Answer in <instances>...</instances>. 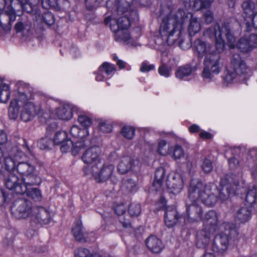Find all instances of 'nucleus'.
Segmentation results:
<instances>
[{
    "label": "nucleus",
    "mask_w": 257,
    "mask_h": 257,
    "mask_svg": "<svg viewBox=\"0 0 257 257\" xmlns=\"http://www.w3.org/2000/svg\"><path fill=\"white\" fill-rule=\"evenodd\" d=\"M184 16V11L179 9L176 13L171 14L163 19L160 28V33L168 45H176L183 50H187L192 45L190 39L178 40Z\"/></svg>",
    "instance_id": "obj_1"
},
{
    "label": "nucleus",
    "mask_w": 257,
    "mask_h": 257,
    "mask_svg": "<svg viewBox=\"0 0 257 257\" xmlns=\"http://www.w3.org/2000/svg\"><path fill=\"white\" fill-rule=\"evenodd\" d=\"M218 190L216 184L208 183L203 185L198 179H192L188 188V197L191 201L200 200L205 205L211 207L217 201Z\"/></svg>",
    "instance_id": "obj_2"
},
{
    "label": "nucleus",
    "mask_w": 257,
    "mask_h": 257,
    "mask_svg": "<svg viewBox=\"0 0 257 257\" xmlns=\"http://www.w3.org/2000/svg\"><path fill=\"white\" fill-rule=\"evenodd\" d=\"M203 35L208 38L215 37V50L218 52H222L225 47V41L230 48L234 47L235 37L231 24L224 23L221 26L216 25L214 27L207 29Z\"/></svg>",
    "instance_id": "obj_3"
},
{
    "label": "nucleus",
    "mask_w": 257,
    "mask_h": 257,
    "mask_svg": "<svg viewBox=\"0 0 257 257\" xmlns=\"http://www.w3.org/2000/svg\"><path fill=\"white\" fill-rule=\"evenodd\" d=\"M134 0H116V9L112 14L114 24H110L113 32L119 30H126L131 25L132 21L138 19V15L135 11H130L131 4Z\"/></svg>",
    "instance_id": "obj_4"
},
{
    "label": "nucleus",
    "mask_w": 257,
    "mask_h": 257,
    "mask_svg": "<svg viewBox=\"0 0 257 257\" xmlns=\"http://www.w3.org/2000/svg\"><path fill=\"white\" fill-rule=\"evenodd\" d=\"M222 227L224 228L225 232L216 235L212 245V249L219 253H222L228 248L229 236H235L237 234L233 225L229 223H224Z\"/></svg>",
    "instance_id": "obj_5"
},
{
    "label": "nucleus",
    "mask_w": 257,
    "mask_h": 257,
    "mask_svg": "<svg viewBox=\"0 0 257 257\" xmlns=\"http://www.w3.org/2000/svg\"><path fill=\"white\" fill-rule=\"evenodd\" d=\"M34 207L31 201L22 198L16 200L11 206L12 213L18 219L30 217Z\"/></svg>",
    "instance_id": "obj_6"
},
{
    "label": "nucleus",
    "mask_w": 257,
    "mask_h": 257,
    "mask_svg": "<svg viewBox=\"0 0 257 257\" xmlns=\"http://www.w3.org/2000/svg\"><path fill=\"white\" fill-rule=\"evenodd\" d=\"M114 166L112 165H104L101 162L93 165L89 169L90 174L92 175L96 182H103L112 178Z\"/></svg>",
    "instance_id": "obj_7"
},
{
    "label": "nucleus",
    "mask_w": 257,
    "mask_h": 257,
    "mask_svg": "<svg viewBox=\"0 0 257 257\" xmlns=\"http://www.w3.org/2000/svg\"><path fill=\"white\" fill-rule=\"evenodd\" d=\"M231 63L234 69V72H227L225 79L228 82L233 81L236 75L241 76L246 74L249 70L246 64L241 60L238 54H234L232 55Z\"/></svg>",
    "instance_id": "obj_8"
},
{
    "label": "nucleus",
    "mask_w": 257,
    "mask_h": 257,
    "mask_svg": "<svg viewBox=\"0 0 257 257\" xmlns=\"http://www.w3.org/2000/svg\"><path fill=\"white\" fill-rule=\"evenodd\" d=\"M193 49L195 54L199 58L203 57L206 58L208 55H213L216 51L212 49L210 44L200 39H196L194 42Z\"/></svg>",
    "instance_id": "obj_9"
},
{
    "label": "nucleus",
    "mask_w": 257,
    "mask_h": 257,
    "mask_svg": "<svg viewBox=\"0 0 257 257\" xmlns=\"http://www.w3.org/2000/svg\"><path fill=\"white\" fill-rule=\"evenodd\" d=\"M31 223L37 224H47L51 219L50 212L44 207L36 206L33 209L31 216Z\"/></svg>",
    "instance_id": "obj_10"
},
{
    "label": "nucleus",
    "mask_w": 257,
    "mask_h": 257,
    "mask_svg": "<svg viewBox=\"0 0 257 257\" xmlns=\"http://www.w3.org/2000/svg\"><path fill=\"white\" fill-rule=\"evenodd\" d=\"M166 185L171 193L174 194L179 193L184 186L181 175L179 173L170 175L167 178Z\"/></svg>",
    "instance_id": "obj_11"
},
{
    "label": "nucleus",
    "mask_w": 257,
    "mask_h": 257,
    "mask_svg": "<svg viewBox=\"0 0 257 257\" xmlns=\"http://www.w3.org/2000/svg\"><path fill=\"white\" fill-rule=\"evenodd\" d=\"M5 185L9 190H13L17 194H23L26 191V187L22 185L18 177L13 173H9L5 178Z\"/></svg>",
    "instance_id": "obj_12"
},
{
    "label": "nucleus",
    "mask_w": 257,
    "mask_h": 257,
    "mask_svg": "<svg viewBox=\"0 0 257 257\" xmlns=\"http://www.w3.org/2000/svg\"><path fill=\"white\" fill-rule=\"evenodd\" d=\"M15 10L10 9L0 14V25L5 33H9L11 30L12 23L16 20Z\"/></svg>",
    "instance_id": "obj_13"
},
{
    "label": "nucleus",
    "mask_w": 257,
    "mask_h": 257,
    "mask_svg": "<svg viewBox=\"0 0 257 257\" xmlns=\"http://www.w3.org/2000/svg\"><path fill=\"white\" fill-rule=\"evenodd\" d=\"M67 134L65 131H59L57 132L53 139V143L55 145H61L60 149L61 152L65 153L67 152L71 146H73V141L67 139Z\"/></svg>",
    "instance_id": "obj_14"
},
{
    "label": "nucleus",
    "mask_w": 257,
    "mask_h": 257,
    "mask_svg": "<svg viewBox=\"0 0 257 257\" xmlns=\"http://www.w3.org/2000/svg\"><path fill=\"white\" fill-rule=\"evenodd\" d=\"M100 149L94 146L87 149L82 156V160L85 164L96 165L99 161Z\"/></svg>",
    "instance_id": "obj_15"
},
{
    "label": "nucleus",
    "mask_w": 257,
    "mask_h": 257,
    "mask_svg": "<svg viewBox=\"0 0 257 257\" xmlns=\"http://www.w3.org/2000/svg\"><path fill=\"white\" fill-rule=\"evenodd\" d=\"M214 231L203 227L196 234V244L197 247L205 248L209 243Z\"/></svg>",
    "instance_id": "obj_16"
},
{
    "label": "nucleus",
    "mask_w": 257,
    "mask_h": 257,
    "mask_svg": "<svg viewBox=\"0 0 257 257\" xmlns=\"http://www.w3.org/2000/svg\"><path fill=\"white\" fill-rule=\"evenodd\" d=\"M139 163V162L137 159H135L128 156H124L120 160L117 169L120 173L124 174L127 173L131 169H133L136 165H138Z\"/></svg>",
    "instance_id": "obj_17"
},
{
    "label": "nucleus",
    "mask_w": 257,
    "mask_h": 257,
    "mask_svg": "<svg viewBox=\"0 0 257 257\" xmlns=\"http://www.w3.org/2000/svg\"><path fill=\"white\" fill-rule=\"evenodd\" d=\"M191 202V204H186L187 215L191 221H197L202 218V208L196 201Z\"/></svg>",
    "instance_id": "obj_18"
},
{
    "label": "nucleus",
    "mask_w": 257,
    "mask_h": 257,
    "mask_svg": "<svg viewBox=\"0 0 257 257\" xmlns=\"http://www.w3.org/2000/svg\"><path fill=\"white\" fill-rule=\"evenodd\" d=\"M219 223L217 212L214 210H210L205 214L203 227L214 232L218 228Z\"/></svg>",
    "instance_id": "obj_19"
},
{
    "label": "nucleus",
    "mask_w": 257,
    "mask_h": 257,
    "mask_svg": "<svg viewBox=\"0 0 257 257\" xmlns=\"http://www.w3.org/2000/svg\"><path fill=\"white\" fill-rule=\"evenodd\" d=\"M221 53L216 51V53L213 55H208L204 58L203 64L210 68L212 73L217 74L220 71L219 61L220 59V54Z\"/></svg>",
    "instance_id": "obj_20"
},
{
    "label": "nucleus",
    "mask_w": 257,
    "mask_h": 257,
    "mask_svg": "<svg viewBox=\"0 0 257 257\" xmlns=\"http://www.w3.org/2000/svg\"><path fill=\"white\" fill-rule=\"evenodd\" d=\"M239 180L240 176L238 174L228 173L221 178L220 184L224 187H228L230 190L234 191L239 185Z\"/></svg>",
    "instance_id": "obj_21"
},
{
    "label": "nucleus",
    "mask_w": 257,
    "mask_h": 257,
    "mask_svg": "<svg viewBox=\"0 0 257 257\" xmlns=\"http://www.w3.org/2000/svg\"><path fill=\"white\" fill-rule=\"evenodd\" d=\"M37 113L36 106L33 103L28 102L23 106L20 117L23 121L28 122L32 120Z\"/></svg>",
    "instance_id": "obj_22"
},
{
    "label": "nucleus",
    "mask_w": 257,
    "mask_h": 257,
    "mask_svg": "<svg viewBox=\"0 0 257 257\" xmlns=\"http://www.w3.org/2000/svg\"><path fill=\"white\" fill-rule=\"evenodd\" d=\"M146 244L148 249L155 253L160 252L164 247L161 240L155 235H150L146 239Z\"/></svg>",
    "instance_id": "obj_23"
},
{
    "label": "nucleus",
    "mask_w": 257,
    "mask_h": 257,
    "mask_svg": "<svg viewBox=\"0 0 257 257\" xmlns=\"http://www.w3.org/2000/svg\"><path fill=\"white\" fill-rule=\"evenodd\" d=\"M79 108L77 106L70 107L69 105L58 107L56 110L57 117L62 120H69L72 117L74 112H77Z\"/></svg>",
    "instance_id": "obj_24"
},
{
    "label": "nucleus",
    "mask_w": 257,
    "mask_h": 257,
    "mask_svg": "<svg viewBox=\"0 0 257 257\" xmlns=\"http://www.w3.org/2000/svg\"><path fill=\"white\" fill-rule=\"evenodd\" d=\"M21 181L27 191V188L40 185L42 181L41 178L34 171L22 177Z\"/></svg>",
    "instance_id": "obj_25"
},
{
    "label": "nucleus",
    "mask_w": 257,
    "mask_h": 257,
    "mask_svg": "<svg viewBox=\"0 0 257 257\" xmlns=\"http://www.w3.org/2000/svg\"><path fill=\"white\" fill-rule=\"evenodd\" d=\"M165 177V170L163 167L158 168L155 172V179L152 184V190L159 191L162 186L164 179Z\"/></svg>",
    "instance_id": "obj_26"
},
{
    "label": "nucleus",
    "mask_w": 257,
    "mask_h": 257,
    "mask_svg": "<svg viewBox=\"0 0 257 257\" xmlns=\"http://www.w3.org/2000/svg\"><path fill=\"white\" fill-rule=\"evenodd\" d=\"M72 232L77 241L82 243L86 242L85 233L80 220L77 219L75 221L74 226L72 229Z\"/></svg>",
    "instance_id": "obj_27"
},
{
    "label": "nucleus",
    "mask_w": 257,
    "mask_h": 257,
    "mask_svg": "<svg viewBox=\"0 0 257 257\" xmlns=\"http://www.w3.org/2000/svg\"><path fill=\"white\" fill-rule=\"evenodd\" d=\"M178 219L177 212L175 208L168 207L165 213V222L169 227L175 225Z\"/></svg>",
    "instance_id": "obj_28"
},
{
    "label": "nucleus",
    "mask_w": 257,
    "mask_h": 257,
    "mask_svg": "<svg viewBox=\"0 0 257 257\" xmlns=\"http://www.w3.org/2000/svg\"><path fill=\"white\" fill-rule=\"evenodd\" d=\"M17 161V171L22 176V177L35 171V167L33 165L28 162Z\"/></svg>",
    "instance_id": "obj_29"
},
{
    "label": "nucleus",
    "mask_w": 257,
    "mask_h": 257,
    "mask_svg": "<svg viewBox=\"0 0 257 257\" xmlns=\"http://www.w3.org/2000/svg\"><path fill=\"white\" fill-rule=\"evenodd\" d=\"M14 28L17 32H22L24 36H28L32 31L31 23L27 20L19 21L15 25Z\"/></svg>",
    "instance_id": "obj_30"
},
{
    "label": "nucleus",
    "mask_w": 257,
    "mask_h": 257,
    "mask_svg": "<svg viewBox=\"0 0 257 257\" xmlns=\"http://www.w3.org/2000/svg\"><path fill=\"white\" fill-rule=\"evenodd\" d=\"M251 217V211L246 207L240 208L236 212L235 220L240 223L247 222Z\"/></svg>",
    "instance_id": "obj_31"
},
{
    "label": "nucleus",
    "mask_w": 257,
    "mask_h": 257,
    "mask_svg": "<svg viewBox=\"0 0 257 257\" xmlns=\"http://www.w3.org/2000/svg\"><path fill=\"white\" fill-rule=\"evenodd\" d=\"M21 107L23 106L21 103H19L16 100H12L8 109L9 117L12 119H16L19 115Z\"/></svg>",
    "instance_id": "obj_32"
},
{
    "label": "nucleus",
    "mask_w": 257,
    "mask_h": 257,
    "mask_svg": "<svg viewBox=\"0 0 257 257\" xmlns=\"http://www.w3.org/2000/svg\"><path fill=\"white\" fill-rule=\"evenodd\" d=\"M10 97L9 86L0 78V101L6 103Z\"/></svg>",
    "instance_id": "obj_33"
},
{
    "label": "nucleus",
    "mask_w": 257,
    "mask_h": 257,
    "mask_svg": "<svg viewBox=\"0 0 257 257\" xmlns=\"http://www.w3.org/2000/svg\"><path fill=\"white\" fill-rule=\"evenodd\" d=\"M75 257H111L108 255H102L98 253L91 254L85 248H78L75 250Z\"/></svg>",
    "instance_id": "obj_34"
},
{
    "label": "nucleus",
    "mask_w": 257,
    "mask_h": 257,
    "mask_svg": "<svg viewBox=\"0 0 257 257\" xmlns=\"http://www.w3.org/2000/svg\"><path fill=\"white\" fill-rule=\"evenodd\" d=\"M201 29L200 23L196 17H191L188 27V33L190 36L195 35Z\"/></svg>",
    "instance_id": "obj_35"
},
{
    "label": "nucleus",
    "mask_w": 257,
    "mask_h": 257,
    "mask_svg": "<svg viewBox=\"0 0 257 257\" xmlns=\"http://www.w3.org/2000/svg\"><path fill=\"white\" fill-rule=\"evenodd\" d=\"M244 14L247 17H251L253 16L255 10V4L251 0L244 1L241 5Z\"/></svg>",
    "instance_id": "obj_36"
},
{
    "label": "nucleus",
    "mask_w": 257,
    "mask_h": 257,
    "mask_svg": "<svg viewBox=\"0 0 257 257\" xmlns=\"http://www.w3.org/2000/svg\"><path fill=\"white\" fill-rule=\"evenodd\" d=\"M236 47L241 52L243 53H247L252 49L248 38L246 37L240 38L236 44Z\"/></svg>",
    "instance_id": "obj_37"
},
{
    "label": "nucleus",
    "mask_w": 257,
    "mask_h": 257,
    "mask_svg": "<svg viewBox=\"0 0 257 257\" xmlns=\"http://www.w3.org/2000/svg\"><path fill=\"white\" fill-rule=\"evenodd\" d=\"M25 193L35 201H39L41 200L42 195L41 191L36 188H27V190Z\"/></svg>",
    "instance_id": "obj_38"
},
{
    "label": "nucleus",
    "mask_w": 257,
    "mask_h": 257,
    "mask_svg": "<svg viewBox=\"0 0 257 257\" xmlns=\"http://www.w3.org/2000/svg\"><path fill=\"white\" fill-rule=\"evenodd\" d=\"M192 71L191 67L189 65H186L178 69L176 72V76L180 79H183L184 77L190 75Z\"/></svg>",
    "instance_id": "obj_39"
},
{
    "label": "nucleus",
    "mask_w": 257,
    "mask_h": 257,
    "mask_svg": "<svg viewBox=\"0 0 257 257\" xmlns=\"http://www.w3.org/2000/svg\"><path fill=\"white\" fill-rule=\"evenodd\" d=\"M201 168L204 174L210 173L213 169L212 161L207 158H204L201 160Z\"/></svg>",
    "instance_id": "obj_40"
},
{
    "label": "nucleus",
    "mask_w": 257,
    "mask_h": 257,
    "mask_svg": "<svg viewBox=\"0 0 257 257\" xmlns=\"http://www.w3.org/2000/svg\"><path fill=\"white\" fill-rule=\"evenodd\" d=\"M245 200L250 205L257 203V189L255 187H252L251 189L248 190L246 195Z\"/></svg>",
    "instance_id": "obj_41"
},
{
    "label": "nucleus",
    "mask_w": 257,
    "mask_h": 257,
    "mask_svg": "<svg viewBox=\"0 0 257 257\" xmlns=\"http://www.w3.org/2000/svg\"><path fill=\"white\" fill-rule=\"evenodd\" d=\"M70 134L76 138H80L83 140L84 137L87 134L86 129H81L76 125H73L70 130Z\"/></svg>",
    "instance_id": "obj_42"
},
{
    "label": "nucleus",
    "mask_w": 257,
    "mask_h": 257,
    "mask_svg": "<svg viewBox=\"0 0 257 257\" xmlns=\"http://www.w3.org/2000/svg\"><path fill=\"white\" fill-rule=\"evenodd\" d=\"M41 21L43 22L46 26L50 27L55 23V18L53 14L50 12H45L42 17Z\"/></svg>",
    "instance_id": "obj_43"
},
{
    "label": "nucleus",
    "mask_w": 257,
    "mask_h": 257,
    "mask_svg": "<svg viewBox=\"0 0 257 257\" xmlns=\"http://www.w3.org/2000/svg\"><path fill=\"white\" fill-rule=\"evenodd\" d=\"M18 149L23 150L25 152H29L30 148L27 145L26 139L24 138H19L16 140V145L13 148V151L15 152V150Z\"/></svg>",
    "instance_id": "obj_44"
},
{
    "label": "nucleus",
    "mask_w": 257,
    "mask_h": 257,
    "mask_svg": "<svg viewBox=\"0 0 257 257\" xmlns=\"http://www.w3.org/2000/svg\"><path fill=\"white\" fill-rule=\"evenodd\" d=\"M17 161L12 157H8L5 159L6 169L9 172L17 170Z\"/></svg>",
    "instance_id": "obj_45"
},
{
    "label": "nucleus",
    "mask_w": 257,
    "mask_h": 257,
    "mask_svg": "<svg viewBox=\"0 0 257 257\" xmlns=\"http://www.w3.org/2000/svg\"><path fill=\"white\" fill-rule=\"evenodd\" d=\"M85 142V140H81L80 141L76 142L75 144L73 143V146H71L70 148H71L72 153L73 155H77L81 149H84L86 147Z\"/></svg>",
    "instance_id": "obj_46"
},
{
    "label": "nucleus",
    "mask_w": 257,
    "mask_h": 257,
    "mask_svg": "<svg viewBox=\"0 0 257 257\" xmlns=\"http://www.w3.org/2000/svg\"><path fill=\"white\" fill-rule=\"evenodd\" d=\"M135 129L130 126H124L121 131L123 137L128 140H131L135 135Z\"/></svg>",
    "instance_id": "obj_47"
},
{
    "label": "nucleus",
    "mask_w": 257,
    "mask_h": 257,
    "mask_svg": "<svg viewBox=\"0 0 257 257\" xmlns=\"http://www.w3.org/2000/svg\"><path fill=\"white\" fill-rule=\"evenodd\" d=\"M138 178L137 177L135 179L130 178L127 179L124 183L123 188L126 189L128 192H132L137 185Z\"/></svg>",
    "instance_id": "obj_48"
},
{
    "label": "nucleus",
    "mask_w": 257,
    "mask_h": 257,
    "mask_svg": "<svg viewBox=\"0 0 257 257\" xmlns=\"http://www.w3.org/2000/svg\"><path fill=\"white\" fill-rule=\"evenodd\" d=\"M38 145L41 150L48 149L51 146H53V142L50 138L45 137L38 141Z\"/></svg>",
    "instance_id": "obj_49"
},
{
    "label": "nucleus",
    "mask_w": 257,
    "mask_h": 257,
    "mask_svg": "<svg viewBox=\"0 0 257 257\" xmlns=\"http://www.w3.org/2000/svg\"><path fill=\"white\" fill-rule=\"evenodd\" d=\"M170 148L169 146L167 145V142L165 141H161L158 144V152L162 156H166L168 154H169Z\"/></svg>",
    "instance_id": "obj_50"
},
{
    "label": "nucleus",
    "mask_w": 257,
    "mask_h": 257,
    "mask_svg": "<svg viewBox=\"0 0 257 257\" xmlns=\"http://www.w3.org/2000/svg\"><path fill=\"white\" fill-rule=\"evenodd\" d=\"M128 211L131 216H137L141 212V206L138 203H131L128 207Z\"/></svg>",
    "instance_id": "obj_51"
},
{
    "label": "nucleus",
    "mask_w": 257,
    "mask_h": 257,
    "mask_svg": "<svg viewBox=\"0 0 257 257\" xmlns=\"http://www.w3.org/2000/svg\"><path fill=\"white\" fill-rule=\"evenodd\" d=\"M77 120L79 123L85 128L90 126L92 123L91 119L85 115H79Z\"/></svg>",
    "instance_id": "obj_52"
},
{
    "label": "nucleus",
    "mask_w": 257,
    "mask_h": 257,
    "mask_svg": "<svg viewBox=\"0 0 257 257\" xmlns=\"http://www.w3.org/2000/svg\"><path fill=\"white\" fill-rule=\"evenodd\" d=\"M171 151H173L172 155L175 159H179L184 155L183 149L178 145H176L173 149L171 148Z\"/></svg>",
    "instance_id": "obj_53"
},
{
    "label": "nucleus",
    "mask_w": 257,
    "mask_h": 257,
    "mask_svg": "<svg viewBox=\"0 0 257 257\" xmlns=\"http://www.w3.org/2000/svg\"><path fill=\"white\" fill-rule=\"evenodd\" d=\"M213 1L214 0H199L200 4L198 7L196 6V5L198 4V2H194L193 7L196 10L207 9L210 6L211 3H212Z\"/></svg>",
    "instance_id": "obj_54"
},
{
    "label": "nucleus",
    "mask_w": 257,
    "mask_h": 257,
    "mask_svg": "<svg viewBox=\"0 0 257 257\" xmlns=\"http://www.w3.org/2000/svg\"><path fill=\"white\" fill-rule=\"evenodd\" d=\"M42 7L45 9L55 8L57 7V0H41Z\"/></svg>",
    "instance_id": "obj_55"
},
{
    "label": "nucleus",
    "mask_w": 257,
    "mask_h": 257,
    "mask_svg": "<svg viewBox=\"0 0 257 257\" xmlns=\"http://www.w3.org/2000/svg\"><path fill=\"white\" fill-rule=\"evenodd\" d=\"M233 191L232 190H230L228 187H225V188H222L220 191H218V194L217 198H219L222 200H225L229 196L231 192Z\"/></svg>",
    "instance_id": "obj_56"
},
{
    "label": "nucleus",
    "mask_w": 257,
    "mask_h": 257,
    "mask_svg": "<svg viewBox=\"0 0 257 257\" xmlns=\"http://www.w3.org/2000/svg\"><path fill=\"white\" fill-rule=\"evenodd\" d=\"M228 165L230 170H236L240 168L239 161L235 157H232L228 159Z\"/></svg>",
    "instance_id": "obj_57"
},
{
    "label": "nucleus",
    "mask_w": 257,
    "mask_h": 257,
    "mask_svg": "<svg viewBox=\"0 0 257 257\" xmlns=\"http://www.w3.org/2000/svg\"><path fill=\"white\" fill-rule=\"evenodd\" d=\"M100 131L104 133H109L112 130V125L108 122L104 121H101L98 125Z\"/></svg>",
    "instance_id": "obj_58"
},
{
    "label": "nucleus",
    "mask_w": 257,
    "mask_h": 257,
    "mask_svg": "<svg viewBox=\"0 0 257 257\" xmlns=\"http://www.w3.org/2000/svg\"><path fill=\"white\" fill-rule=\"evenodd\" d=\"M114 70V67L107 62L103 63L99 68V72H102L104 71L107 75L110 74Z\"/></svg>",
    "instance_id": "obj_59"
},
{
    "label": "nucleus",
    "mask_w": 257,
    "mask_h": 257,
    "mask_svg": "<svg viewBox=\"0 0 257 257\" xmlns=\"http://www.w3.org/2000/svg\"><path fill=\"white\" fill-rule=\"evenodd\" d=\"M114 33L118 37V38L121 40L126 41L130 39V34L126 30H117V31Z\"/></svg>",
    "instance_id": "obj_60"
},
{
    "label": "nucleus",
    "mask_w": 257,
    "mask_h": 257,
    "mask_svg": "<svg viewBox=\"0 0 257 257\" xmlns=\"http://www.w3.org/2000/svg\"><path fill=\"white\" fill-rule=\"evenodd\" d=\"M14 100H16L19 103H21V105L24 106L25 104L27 102L28 100V97L25 93L18 92V95L16 99H14Z\"/></svg>",
    "instance_id": "obj_61"
},
{
    "label": "nucleus",
    "mask_w": 257,
    "mask_h": 257,
    "mask_svg": "<svg viewBox=\"0 0 257 257\" xmlns=\"http://www.w3.org/2000/svg\"><path fill=\"white\" fill-rule=\"evenodd\" d=\"M119 221L124 228L131 227V223L130 221V217L128 216L126 218L124 216H120L119 217Z\"/></svg>",
    "instance_id": "obj_62"
},
{
    "label": "nucleus",
    "mask_w": 257,
    "mask_h": 257,
    "mask_svg": "<svg viewBox=\"0 0 257 257\" xmlns=\"http://www.w3.org/2000/svg\"><path fill=\"white\" fill-rule=\"evenodd\" d=\"M210 71V68L207 67V65H204V68L202 73L203 77L205 79H211L213 75Z\"/></svg>",
    "instance_id": "obj_63"
},
{
    "label": "nucleus",
    "mask_w": 257,
    "mask_h": 257,
    "mask_svg": "<svg viewBox=\"0 0 257 257\" xmlns=\"http://www.w3.org/2000/svg\"><path fill=\"white\" fill-rule=\"evenodd\" d=\"M21 7L23 9L24 11L30 14L33 12L34 8L32 4L26 1L23 4H22Z\"/></svg>",
    "instance_id": "obj_64"
}]
</instances>
